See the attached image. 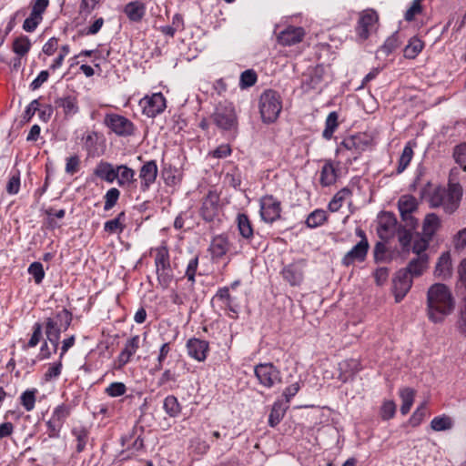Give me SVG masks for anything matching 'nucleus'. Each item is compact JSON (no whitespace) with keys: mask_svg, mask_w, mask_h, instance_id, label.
Masks as SVG:
<instances>
[{"mask_svg":"<svg viewBox=\"0 0 466 466\" xmlns=\"http://www.w3.org/2000/svg\"><path fill=\"white\" fill-rule=\"evenodd\" d=\"M398 208L400 213V217L413 213L418 208V201L411 195H403L398 201Z\"/></svg>","mask_w":466,"mask_h":466,"instance_id":"2f4dec72","label":"nucleus"},{"mask_svg":"<svg viewBox=\"0 0 466 466\" xmlns=\"http://www.w3.org/2000/svg\"><path fill=\"white\" fill-rule=\"evenodd\" d=\"M423 11L422 0H413L410 6L407 9L404 14V19L407 22H411L415 19L418 15H420Z\"/></svg>","mask_w":466,"mask_h":466,"instance_id":"49530a36","label":"nucleus"},{"mask_svg":"<svg viewBox=\"0 0 466 466\" xmlns=\"http://www.w3.org/2000/svg\"><path fill=\"white\" fill-rule=\"evenodd\" d=\"M155 267L158 285L163 289H167L174 279L167 247L161 246L156 248Z\"/></svg>","mask_w":466,"mask_h":466,"instance_id":"39448f33","label":"nucleus"},{"mask_svg":"<svg viewBox=\"0 0 466 466\" xmlns=\"http://www.w3.org/2000/svg\"><path fill=\"white\" fill-rule=\"evenodd\" d=\"M72 435L76 438V450L78 453L82 452L87 444L89 438V431L85 426L74 427L71 431Z\"/></svg>","mask_w":466,"mask_h":466,"instance_id":"f704fd0d","label":"nucleus"},{"mask_svg":"<svg viewBox=\"0 0 466 466\" xmlns=\"http://www.w3.org/2000/svg\"><path fill=\"white\" fill-rule=\"evenodd\" d=\"M281 207L280 202L273 196H265L260 200V216L261 218L272 223L280 218Z\"/></svg>","mask_w":466,"mask_h":466,"instance_id":"f8f14e48","label":"nucleus"},{"mask_svg":"<svg viewBox=\"0 0 466 466\" xmlns=\"http://www.w3.org/2000/svg\"><path fill=\"white\" fill-rule=\"evenodd\" d=\"M218 210L219 196L215 191H209L203 198L200 216L205 221L211 222L218 215Z\"/></svg>","mask_w":466,"mask_h":466,"instance_id":"ddd939ff","label":"nucleus"},{"mask_svg":"<svg viewBox=\"0 0 466 466\" xmlns=\"http://www.w3.org/2000/svg\"><path fill=\"white\" fill-rule=\"evenodd\" d=\"M254 375L260 386L272 389L282 383L281 372L273 363H258L254 367Z\"/></svg>","mask_w":466,"mask_h":466,"instance_id":"6e6552de","label":"nucleus"},{"mask_svg":"<svg viewBox=\"0 0 466 466\" xmlns=\"http://www.w3.org/2000/svg\"><path fill=\"white\" fill-rule=\"evenodd\" d=\"M177 374L171 370L170 369H167L163 371L161 376L157 380V385L159 387L166 386L170 382L176 383L177 381Z\"/></svg>","mask_w":466,"mask_h":466,"instance_id":"bf43d9fd","label":"nucleus"},{"mask_svg":"<svg viewBox=\"0 0 466 466\" xmlns=\"http://www.w3.org/2000/svg\"><path fill=\"white\" fill-rule=\"evenodd\" d=\"M54 319L58 321L59 325L63 328V331H66L72 322V314L66 309H63L56 313Z\"/></svg>","mask_w":466,"mask_h":466,"instance_id":"4d7b16f0","label":"nucleus"},{"mask_svg":"<svg viewBox=\"0 0 466 466\" xmlns=\"http://www.w3.org/2000/svg\"><path fill=\"white\" fill-rule=\"evenodd\" d=\"M338 118H339V116L337 114V112L333 111V112H330L327 118H326V122H325V128L323 130V133H322V137L325 138V139H330L333 136V133L335 132V130L337 129L338 127Z\"/></svg>","mask_w":466,"mask_h":466,"instance_id":"58836bf2","label":"nucleus"},{"mask_svg":"<svg viewBox=\"0 0 466 466\" xmlns=\"http://www.w3.org/2000/svg\"><path fill=\"white\" fill-rule=\"evenodd\" d=\"M305 260L300 259L285 266L281 271L283 279L289 283L290 286H299L303 280Z\"/></svg>","mask_w":466,"mask_h":466,"instance_id":"dca6fc26","label":"nucleus"},{"mask_svg":"<svg viewBox=\"0 0 466 466\" xmlns=\"http://www.w3.org/2000/svg\"><path fill=\"white\" fill-rule=\"evenodd\" d=\"M323 74L324 68L321 66L309 68L302 76L301 87L306 92L317 88L322 81Z\"/></svg>","mask_w":466,"mask_h":466,"instance_id":"a211bd4d","label":"nucleus"},{"mask_svg":"<svg viewBox=\"0 0 466 466\" xmlns=\"http://www.w3.org/2000/svg\"><path fill=\"white\" fill-rule=\"evenodd\" d=\"M371 140L366 134H357L344 138L337 148L338 154L348 155V162L357 160L370 146Z\"/></svg>","mask_w":466,"mask_h":466,"instance_id":"20e7f679","label":"nucleus"},{"mask_svg":"<svg viewBox=\"0 0 466 466\" xmlns=\"http://www.w3.org/2000/svg\"><path fill=\"white\" fill-rule=\"evenodd\" d=\"M119 196L120 191L117 188L112 187L108 189L105 195L104 209L106 211L110 210L116 204Z\"/></svg>","mask_w":466,"mask_h":466,"instance_id":"3c124183","label":"nucleus"},{"mask_svg":"<svg viewBox=\"0 0 466 466\" xmlns=\"http://www.w3.org/2000/svg\"><path fill=\"white\" fill-rule=\"evenodd\" d=\"M379 27V14L373 8H367L359 14L355 33L357 41L363 43L371 35L375 34Z\"/></svg>","mask_w":466,"mask_h":466,"instance_id":"423d86ee","label":"nucleus"},{"mask_svg":"<svg viewBox=\"0 0 466 466\" xmlns=\"http://www.w3.org/2000/svg\"><path fill=\"white\" fill-rule=\"evenodd\" d=\"M70 414L71 407L67 404L62 403L55 408L51 418L64 425L66 420L70 416Z\"/></svg>","mask_w":466,"mask_h":466,"instance_id":"a18cd8bd","label":"nucleus"},{"mask_svg":"<svg viewBox=\"0 0 466 466\" xmlns=\"http://www.w3.org/2000/svg\"><path fill=\"white\" fill-rule=\"evenodd\" d=\"M229 247L228 238L224 235H218L212 238L208 250L213 258H221L228 253Z\"/></svg>","mask_w":466,"mask_h":466,"instance_id":"a878e982","label":"nucleus"},{"mask_svg":"<svg viewBox=\"0 0 466 466\" xmlns=\"http://www.w3.org/2000/svg\"><path fill=\"white\" fill-rule=\"evenodd\" d=\"M431 239H428L425 236L415 240L412 246V251L417 254V256H422L426 248L429 247V243Z\"/></svg>","mask_w":466,"mask_h":466,"instance_id":"774afa93","label":"nucleus"},{"mask_svg":"<svg viewBox=\"0 0 466 466\" xmlns=\"http://www.w3.org/2000/svg\"><path fill=\"white\" fill-rule=\"evenodd\" d=\"M42 324L39 322H35L33 326V333L31 335L30 339L26 344L23 346L24 350H27L29 348H35L40 341L42 338Z\"/></svg>","mask_w":466,"mask_h":466,"instance_id":"09e8293b","label":"nucleus"},{"mask_svg":"<svg viewBox=\"0 0 466 466\" xmlns=\"http://www.w3.org/2000/svg\"><path fill=\"white\" fill-rule=\"evenodd\" d=\"M355 233L360 238V240L342 258L341 264L345 267L354 265L356 262H364L370 248V244L364 230L357 228Z\"/></svg>","mask_w":466,"mask_h":466,"instance_id":"1a4fd4ad","label":"nucleus"},{"mask_svg":"<svg viewBox=\"0 0 466 466\" xmlns=\"http://www.w3.org/2000/svg\"><path fill=\"white\" fill-rule=\"evenodd\" d=\"M63 328L59 325L58 321L53 318H47L46 321V335L54 334L60 336Z\"/></svg>","mask_w":466,"mask_h":466,"instance_id":"69168bd1","label":"nucleus"},{"mask_svg":"<svg viewBox=\"0 0 466 466\" xmlns=\"http://www.w3.org/2000/svg\"><path fill=\"white\" fill-rule=\"evenodd\" d=\"M116 169V166L101 160L95 167L94 175L107 183H113L117 177Z\"/></svg>","mask_w":466,"mask_h":466,"instance_id":"5701e85b","label":"nucleus"},{"mask_svg":"<svg viewBox=\"0 0 466 466\" xmlns=\"http://www.w3.org/2000/svg\"><path fill=\"white\" fill-rule=\"evenodd\" d=\"M453 157L459 165L466 163V143L460 144L454 147Z\"/></svg>","mask_w":466,"mask_h":466,"instance_id":"338daca9","label":"nucleus"},{"mask_svg":"<svg viewBox=\"0 0 466 466\" xmlns=\"http://www.w3.org/2000/svg\"><path fill=\"white\" fill-rule=\"evenodd\" d=\"M125 218V212H120L116 218L105 223L104 230L109 234L121 233L125 228V225L123 223Z\"/></svg>","mask_w":466,"mask_h":466,"instance_id":"e433bc0d","label":"nucleus"},{"mask_svg":"<svg viewBox=\"0 0 466 466\" xmlns=\"http://www.w3.org/2000/svg\"><path fill=\"white\" fill-rule=\"evenodd\" d=\"M257 80L256 72L252 69H248L241 73L239 86L241 88L250 87L256 84Z\"/></svg>","mask_w":466,"mask_h":466,"instance_id":"de8ad7c7","label":"nucleus"},{"mask_svg":"<svg viewBox=\"0 0 466 466\" xmlns=\"http://www.w3.org/2000/svg\"><path fill=\"white\" fill-rule=\"evenodd\" d=\"M170 350H171V343L170 342H165L161 345V347L159 349L158 356L157 359V363L155 365V368H154L155 370L159 371V370H163L164 362H165L167 355L169 354Z\"/></svg>","mask_w":466,"mask_h":466,"instance_id":"5fc2aeb1","label":"nucleus"},{"mask_svg":"<svg viewBox=\"0 0 466 466\" xmlns=\"http://www.w3.org/2000/svg\"><path fill=\"white\" fill-rule=\"evenodd\" d=\"M31 15L43 19V15L49 5V0H33L31 2Z\"/></svg>","mask_w":466,"mask_h":466,"instance_id":"6e6d98bb","label":"nucleus"},{"mask_svg":"<svg viewBox=\"0 0 466 466\" xmlns=\"http://www.w3.org/2000/svg\"><path fill=\"white\" fill-rule=\"evenodd\" d=\"M339 177V168L331 160H326L320 170L319 183L322 187H329L336 183Z\"/></svg>","mask_w":466,"mask_h":466,"instance_id":"b1692460","label":"nucleus"},{"mask_svg":"<svg viewBox=\"0 0 466 466\" xmlns=\"http://www.w3.org/2000/svg\"><path fill=\"white\" fill-rule=\"evenodd\" d=\"M198 267V257H195L189 260L187 269H186V277L187 280L191 282V285H194L196 279V274Z\"/></svg>","mask_w":466,"mask_h":466,"instance_id":"e2e57ef3","label":"nucleus"},{"mask_svg":"<svg viewBox=\"0 0 466 466\" xmlns=\"http://www.w3.org/2000/svg\"><path fill=\"white\" fill-rule=\"evenodd\" d=\"M428 412L426 402L421 403L410 418L411 426L416 427L421 423Z\"/></svg>","mask_w":466,"mask_h":466,"instance_id":"8fccbe9b","label":"nucleus"},{"mask_svg":"<svg viewBox=\"0 0 466 466\" xmlns=\"http://www.w3.org/2000/svg\"><path fill=\"white\" fill-rule=\"evenodd\" d=\"M124 13L131 22L139 23L146 15V5L140 1H132L125 5Z\"/></svg>","mask_w":466,"mask_h":466,"instance_id":"cd10ccee","label":"nucleus"},{"mask_svg":"<svg viewBox=\"0 0 466 466\" xmlns=\"http://www.w3.org/2000/svg\"><path fill=\"white\" fill-rule=\"evenodd\" d=\"M396 412V405L394 401L388 400L385 401L380 409V415L383 420H390L393 418Z\"/></svg>","mask_w":466,"mask_h":466,"instance_id":"0e129e2a","label":"nucleus"},{"mask_svg":"<svg viewBox=\"0 0 466 466\" xmlns=\"http://www.w3.org/2000/svg\"><path fill=\"white\" fill-rule=\"evenodd\" d=\"M412 286V279L407 274V271L400 269L395 278L393 279V293L395 296V301L400 302L406 294L409 292Z\"/></svg>","mask_w":466,"mask_h":466,"instance_id":"2eb2a0df","label":"nucleus"},{"mask_svg":"<svg viewBox=\"0 0 466 466\" xmlns=\"http://www.w3.org/2000/svg\"><path fill=\"white\" fill-rule=\"evenodd\" d=\"M452 427V419L446 415L434 417L431 421V428L435 431L451 430Z\"/></svg>","mask_w":466,"mask_h":466,"instance_id":"a19ab883","label":"nucleus"},{"mask_svg":"<svg viewBox=\"0 0 466 466\" xmlns=\"http://www.w3.org/2000/svg\"><path fill=\"white\" fill-rule=\"evenodd\" d=\"M127 387L122 382H113L106 389V393L110 397H119L126 393Z\"/></svg>","mask_w":466,"mask_h":466,"instance_id":"052dcab7","label":"nucleus"},{"mask_svg":"<svg viewBox=\"0 0 466 466\" xmlns=\"http://www.w3.org/2000/svg\"><path fill=\"white\" fill-rule=\"evenodd\" d=\"M361 370L360 362L358 360L350 359L339 363V380L347 382Z\"/></svg>","mask_w":466,"mask_h":466,"instance_id":"bb28decb","label":"nucleus"},{"mask_svg":"<svg viewBox=\"0 0 466 466\" xmlns=\"http://www.w3.org/2000/svg\"><path fill=\"white\" fill-rule=\"evenodd\" d=\"M210 118L222 131L236 132L238 129V116L234 106L229 103L218 104Z\"/></svg>","mask_w":466,"mask_h":466,"instance_id":"0eeeda50","label":"nucleus"},{"mask_svg":"<svg viewBox=\"0 0 466 466\" xmlns=\"http://www.w3.org/2000/svg\"><path fill=\"white\" fill-rule=\"evenodd\" d=\"M163 408L170 417H177L181 412L180 404L174 395H169L165 398Z\"/></svg>","mask_w":466,"mask_h":466,"instance_id":"79ce46f5","label":"nucleus"},{"mask_svg":"<svg viewBox=\"0 0 466 466\" xmlns=\"http://www.w3.org/2000/svg\"><path fill=\"white\" fill-rule=\"evenodd\" d=\"M116 171L117 173L116 180L120 187L128 188L137 182L135 170L127 165H117Z\"/></svg>","mask_w":466,"mask_h":466,"instance_id":"393cba45","label":"nucleus"},{"mask_svg":"<svg viewBox=\"0 0 466 466\" xmlns=\"http://www.w3.org/2000/svg\"><path fill=\"white\" fill-rule=\"evenodd\" d=\"M435 276L446 279L451 276V260L449 252H444L439 258L435 267Z\"/></svg>","mask_w":466,"mask_h":466,"instance_id":"c85d7f7f","label":"nucleus"},{"mask_svg":"<svg viewBox=\"0 0 466 466\" xmlns=\"http://www.w3.org/2000/svg\"><path fill=\"white\" fill-rule=\"evenodd\" d=\"M28 273L33 276L36 284H40L45 278L43 264L38 261L33 262L28 268Z\"/></svg>","mask_w":466,"mask_h":466,"instance_id":"603ef678","label":"nucleus"},{"mask_svg":"<svg viewBox=\"0 0 466 466\" xmlns=\"http://www.w3.org/2000/svg\"><path fill=\"white\" fill-rule=\"evenodd\" d=\"M441 227V220L434 213L428 214L423 221L422 235L428 239H431L434 234Z\"/></svg>","mask_w":466,"mask_h":466,"instance_id":"c756f323","label":"nucleus"},{"mask_svg":"<svg viewBox=\"0 0 466 466\" xmlns=\"http://www.w3.org/2000/svg\"><path fill=\"white\" fill-rule=\"evenodd\" d=\"M326 220V212L322 209H316L308 216L306 224L309 228H317L322 225Z\"/></svg>","mask_w":466,"mask_h":466,"instance_id":"37998d69","label":"nucleus"},{"mask_svg":"<svg viewBox=\"0 0 466 466\" xmlns=\"http://www.w3.org/2000/svg\"><path fill=\"white\" fill-rule=\"evenodd\" d=\"M158 174V167L155 160H149L143 164L139 169L140 190L147 191L156 182Z\"/></svg>","mask_w":466,"mask_h":466,"instance_id":"4468645a","label":"nucleus"},{"mask_svg":"<svg viewBox=\"0 0 466 466\" xmlns=\"http://www.w3.org/2000/svg\"><path fill=\"white\" fill-rule=\"evenodd\" d=\"M13 51L18 56H25L30 48H31V42L26 35H20L16 37L13 42Z\"/></svg>","mask_w":466,"mask_h":466,"instance_id":"4c0bfd02","label":"nucleus"},{"mask_svg":"<svg viewBox=\"0 0 466 466\" xmlns=\"http://www.w3.org/2000/svg\"><path fill=\"white\" fill-rule=\"evenodd\" d=\"M397 223L395 216L390 212H384L380 218V225L382 229L388 231L395 227Z\"/></svg>","mask_w":466,"mask_h":466,"instance_id":"680f3d73","label":"nucleus"},{"mask_svg":"<svg viewBox=\"0 0 466 466\" xmlns=\"http://www.w3.org/2000/svg\"><path fill=\"white\" fill-rule=\"evenodd\" d=\"M424 48V43L419 37L413 36L409 40L403 49V56L407 59H414Z\"/></svg>","mask_w":466,"mask_h":466,"instance_id":"72a5a7b5","label":"nucleus"},{"mask_svg":"<svg viewBox=\"0 0 466 466\" xmlns=\"http://www.w3.org/2000/svg\"><path fill=\"white\" fill-rule=\"evenodd\" d=\"M431 184L428 182L421 189L422 197L428 194V201L432 208L442 207L447 214H452L459 208L462 187L459 183H449L448 188L438 186L431 191Z\"/></svg>","mask_w":466,"mask_h":466,"instance_id":"f03ea898","label":"nucleus"},{"mask_svg":"<svg viewBox=\"0 0 466 466\" xmlns=\"http://www.w3.org/2000/svg\"><path fill=\"white\" fill-rule=\"evenodd\" d=\"M142 112L148 117H155L164 112L167 107V101L162 93H154L146 96L139 101Z\"/></svg>","mask_w":466,"mask_h":466,"instance_id":"9b49d317","label":"nucleus"},{"mask_svg":"<svg viewBox=\"0 0 466 466\" xmlns=\"http://www.w3.org/2000/svg\"><path fill=\"white\" fill-rule=\"evenodd\" d=\"M400 46L399 36L397 34H393L390 37H388L384 44L380 47V51L385 54L386 56H389L391 54L395 49H397Z\"/></svg>","mask_w":466,"mask_h":466,"instance_id":"864d4df0","label":"nucleus"},{"mask_svg":"<svg viewBox=\"0 0 466 466\" xmlns=\"http://www.w3.org/2000/svg\"><path fill=\"white\" fill-rule=\"evenodd\" d=\"M400 397L401 399L400 412L406 415L410 410L414 401L415 390L411 388H403L400 390Z\"/></svg>","mask_w":466,"mask_h":466,"instance_id":"c9c22d12","label":"nucleus"},{"mask_svg":"<svg viewBox=\"0 0 466 466\" xmlns=\"http://www.w3.org/2000/svg\"><path fill=\"white\" fill-rule=\"evenodd\" d=\"M429 264V257L427 254H423L422 256H417L412 258L408 266L402 268L404 271H407V274L413 278L420 277L423 274L425 269L428 268Z\"/></svg>","mask_w":466,"mask_h":466,"instance_id":"4be33fe9","label":"nucleus"},{"mask_svg":"<svg viewBox=\"0 0 466 466\" xmlns=\"http://www.w3.org/2000/svg\"><path fill=\"white\" fill-rule=\"evenodd\" d=\"M187 350L188 355L197 360L203 361L207 358V353L209 350L208 342L197 338H192L187 342Z\"/></svg>","mask_w":466,"mask_h":466,"instance_id":"6ab92c4d","label":"nucleus"},{"mask_svg":"<svg viewBox=\"0 0 466 466\" xmlns=\"http://www.w3.org/2000/svg\"><path fill=\"white\" fill-rule=\"evenodd\" d=\"M413 157V149L410 146V143H408L400 157L398 167H397V174H401L407 167L410 165L411 159Z\"/></svg>","mask_w":466,"mask_h":466,"instance_id":"ea45409f","label":"nucleus"},{"mask_svg":"<svg viewBox=\"0 0 466 466\" xmlns=\"http://www.w3.org/2000/svg\"><path fill=\"white\" fill-rule=\"evenodd\" d=\"M237 224L239 234L242 238L247 240H250L254 237V230L251 221L246 214L240 213L238 215Z\"/></svg>","mask_w":466,"mask_h":466,"instance_id":"473e14b6","label":"nucleus"},{"mask_svg":"<svg viewBox=\"0 0 466 466\" xmlns=\"http://www.w3.org/2000/svg\"><path fill=\"white\" fill-rule=\"evenodd\" d=\"M104 124L119 137H129L134 135L135 132L133 122L126 116L116 113L106 114L104 118Z\"/></svg>","mask_w":466,"mask_h":466,"instance_id":"9d476101","label":"nucleus"},{"mask_svg":"<svg viewBox=\"0 0 466 466\" xmlns=\"http://www.w3.org/2000/svg\"><path fill=\"white\" fill-rule=\"evenodd\" d=\"M55 106L56 107L62 109L66 117H71L79 111L78 100L75 95L57 97L55 100Z\"/></svg>","mask_w":466,"mask_h":466,"instance_id":"aec40b11","label":"nucleus"},{"mask_svg":"<svg viewBox=\"0 0 466 466\" xmlns=\"http://www.w3.org/2000/svg\"><path fill=\"white\" fill-rule=\"evenodd\" d=\"M140 338L138 335H135L130 338L125 344L124 349L117 357L118 367L122 368L127 364L131 357L137 352L139 348Z\"/></svg>","mask_w":466,"mask_h":466,"instance_id":"412c9836","label":"nucleus"},{"mask_svg":"<svg viewBox=\"0 0 466 466\" xmlns=\"http://www.w3.org/2000/svg\"><path fill=\"white\" fill-rule=\"evenodd\" d=\"M37 393L36 389L26 390L20 396V401L22 406L26 411H31L35 408V394Z\"/></svg>","mask_w":466,"mask_h":466,"instance_id":"c03bdc74","label":"nucleus"},{"mask_svg":"<svg viewBox=\"0 0 466 466\" xmlns=\"http://www.w3.org/2000/svg\"><path fill=\"white\" fill-rule=\"evenodd\" d=\"M258 108L263 123H274L282 110L280 95L272 89L265 90L259 96Z\"/></svg>","mask_w":466,"mask_h":466,"instance_id":"7ed1b4c3","label":"nucleus"},{"mask_svg":"<svg viewBox=\"0 0 466 466\" xmlns=\"http://www.w3.org/2000/svg\"><path fill=\"white\" fill-rule=\"evenodd\" d=\"M305 35V30L299 26H288L278 35V42L284 46H294L300 43Z\"/></svg>","mask_w":466,"mask_h":466,"instance_id":"f3484780","label":"nucleus"},{"mask_svg":"<svg viewBox=\"0 0 466 466\" xmlns=\"http://www.w3.org/2000/svg\"><path fill=\"white\" fill-rule=\"evenodd\" d=\"M457 329L460 334L466 338V297L459 312Z\"/></svg>","mask_w":466,"mask_h":466,"instance_id":"13d9d810","label":"nucleus"},{"mask_svg":"<svg viewBox=\"0 0 466 466\" xmlns=\"http://www.w3.org/2000/svg\"><path fill=\"white\" fill-rule=\"evenodd\" d=\"M288 409L289 405H284L280 400L275 401L268 416V425L272 428L276 427L283 419Z\"/></svg>","mask_w":466,"mask_h":466,"instance_id":"7c9ffc66","label":"nucleus"},{"mask_svg":"<svg viewBox=\"0 0 466 466\" xmlns=\"http://www.w3.org/2000/svg\"><path fill=\"white\" fill-rule=\"evenodd\" d=\"M455 299L444 284L435 283L427 292V315L431 321L440 323L454 309Z\"/></svg>","mask_w":466,"mask_h":466,"instance_id":"f257e3e1","label":"nucleus"}]
</instances>
